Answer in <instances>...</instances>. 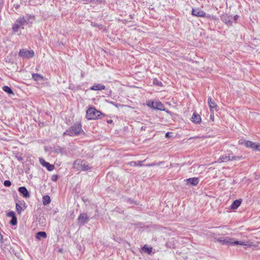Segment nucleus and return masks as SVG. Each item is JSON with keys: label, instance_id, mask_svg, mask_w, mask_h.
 Instances as JSON below:
<instances>
[{"label": "nucleus", "instance_id": "nucleus-25", "mask_svg": "<svg viewBox=\"0 0 260 260\" xmlns=\"http://www.w3.org/2000/svg\"><path fill=\"white\" fill-rule=\"evenodd\" d=\"M152 247H149L147 246L146 245H145L142 248L143 251L145 252L148 253V254H150L152 252Z\"/></svg>", "mask_w": 260, "mask_h": 260}, {"label": "nucleus", "instance_id": "nucleus-38", "mask_svg": "<svg viewBox=\"0 0 260 260\" xmlns=\"http://www.w3.org/2000/svg\"><path fill=\"white\" fill-rule=\"evenodd\" d=\"M242 157V155L234 156V157H233L232 159H234V160H240L241 159Z\"/></svg>", "mask_w": 260, "mask_h": 260}, {"label": "nucleus", "instance_id": "nucleus-22", "mask_svg": "<svg viewBox=\"0 0 260 260\" xmlns=\"http://www.w3.org/2000/svg\"><path fill=\"white\" fill-rule=\"evenodd\" d=\"M143 161H131L128 162L127 164L131 166H139L141 167L143 166Z\"/></svg>", "mask_w": 260, "mask_h": 260}, {"label": "nucleus", "instance_id": "nucleus-41", "mask_svg": "<svg viewBox=\"0 0 260 260\" xmlns=\"http://www.w3.org/2000/svg\"><path fill=\"white\" fill-rule=\"evenodd\" d=\"M170 133H169V132H167V133L166 134V135H165V137H166V138H170Z\"/></svg>", "mask_w": 260, "mask_h": 260}, {"label": "nucleus", "instance_id": "nucleus-11", "mask_svg": "<svg viewBox=\"0 0 260 260\" xmlns=\"http://www.w3.org/2000/svg\"><path fill=\"white\" fill-rule=\"evenodd\" d=\"M192 15L198 17H205L206 13L199 9H192Z\"/></svg>", "mask_w": 260, "mask_h": 260}, {"label": "nucleus", "instance_id": "nucleus-10", "mask_svg": "<svg viewBox=\"0 0 260 260\" xmlns=\"http://www.w3.org/2000/svg\"><path fill=\"white\" fill-rule=\"evenodd\" d=\"M40 161L41 164L43 166L45 167L48 171H51L54 170V166L50 164L48 162L46 161L43 158H40Z\"/></svg>", "mask_w": 260, "mask_h": 260}, {"label": "nucleus", "instance_id": "nucleus-12", "mask_svg": "<svg viewBox=\"0 0 260 260\" xmlns=\"http://www.w3.org/2000/svg\"><path fill=\"white\" fill-rule=\"evenodd\" d=\"M187 184L192 185L193 186L197 185L199 182V179L197 177H193L187 179L186 180Z\"/></svg>", "mask_w": 260, "mask_h": 260}, {"label": "nucleus", "instance_id": "nucleus-13", "mask_svg": "<svg viewBox=\"0 0 260 260\" xmlns=\"http://www.w3.org/2000/svg\"><path fill=\"white\" fill-rule=\"evenodd\" d=\"M105 89V86L102 84H94L90 88V89L92 90H102Z\"/></svg>", "mask_w": 260, "mask_h": 260}, {"label": "nucleus", "instance_id": "nucleus-17", "mask_svg": "<svg viewBox=\"0 0 260 260\" xmlns=\"http://www.w3.org/2000/svg\"><path fill=\"white\" fill-rule=\"evenodd\" d=\"M154 109L164 110V106L160 102H156L155 103Z\"/></svg>", "mask_w": 260, "mask_h": 260}, {"label": "nucleus", "instance_id": "nucleus-32", "mask_svg": "<svg viewBox=\"0 0 260 260\" xmlns=\"http://www.w3.org/2000/svg\"><path fill=\"white\" fill-rule=\"evenodd\" d=\"M4 185L6 187H10L11 185V182L8 180H5Z\"/></svg>", "mask_w": 260, "mask_h": 260}, {"label": "nucleus", "instance_id": "nucleus-21", "mask_svg": "<svg viewBox=\"0 0 260 260\" xmlns=\"http://www.w3.org/2000/svg\"><path fill=\"white\" fill-rule=\"evenodd\" d=\"M245 145L247 148H252L254 150L256 144L250 141H246L245 142Z\"/></svg>", "mask_w": 260, "mask_h": 260}, {"label": "nucleus", "instance_id": "nucleus-40", "mask_svg": "<svg viewBox=\"0 0 260 260\" xmlns=\"http://www.w3.org/2000/svg\"><path fill=\"white\" fill-rule=\"evenodd\" d=\"M239 16L238 15H235L233 17H232V19H233L235 21H236L238 18Z\"/></svg>", "mask_w": 260, "mask_h": 260}, {"label": "nucleus", "instance_id": "nucleus-26", "mask_svg": "<svg viewBox=\"0 0 260 260\" xmlns=\"http://www.w3.org/2000/svg\"><path fill=\"white\" fill-rule=\"evenodd\" d=\"M54 152L56 153H60L62 154L64 152V148L58 146L54 149Z\"/></svg>", "mask_w": 260, "mask_h": 260}, {"label": "nucleus", "instance_id": "nucleus-34", "mask_svg": "<svg viewBox=\"0 0 260 260\" xmlns=\"http://www.w3.org/2000/svg\"><path fill=\"white\" fill-rule=\"evenodd\" d=\"M164 162L163 161H160L159 163L158 164H156V163H152V164H148L147 166H150V167H151V166H159L160 164L164 163Z\"/></svg>", "mask_w": 260, "mask_h": 260}, {"label": "nucleus", "instance_id": "nucleus-18", "mask_svg": "<svg viewBox=\"0 0 260 260\" xmlns=\"http://www.w3.org/2000/svg\"><path fill=\"white\" fill-rule=\"evenodd\" d=\"M208 103L209 105V106L210 107V110L212 111V109L217 106V105L216 103L212 101V99L211 97H209L208 99Z\"/></svg>", "mask_w": 260, "mask_h": 260}, {"label": "nucleus", "instance_id": "nucleus-30", "mask_svg": "<svg viewBox=\"0 0 260 260\" xmlns=\"http://www.w3.org/2000/svg\"><path fill=\"white\" fill-rule=\"evenodd\" d=\"M153 84L154 85H158V86H162V83L160 81H159L157 79H153Z\"/></svg>", "mask_w": 260, "mask_h": 260}, {"label": "nucleus", "instance_id": "nucleus-46", "mask_svg": "<svg viewBox=\"0 0 260 260\" xmlns=\"http://www.w3.org/2000/svg\"><path fill=\"white\" fill-rule=\"evenodd\" d=\"M34 17H35L34 15H32V16L29 15V18H34Z\"/></svg>", "mask_w": 260, "mask_h": 260}, {"label": "nucleus", "instance_id": "nucleus-39", "mask_svg": "<svg viewBox=\"0 0 260 260\" xmlns=\"http://www.w3.org/2000/svg\"><path fill=\"white\" fill-rule=\"evenodd\" d=\"M254 150L260 151V144H256Z\"/></svg>", "mask_w": 260, "mask_h": 260}, {"label": "nucleus", "instance_id": "nucleus-37", "mask_svg": "<svg viewBox=\"0 0 260 260\" xmlns=\"http://www.w3.org/2000/svg\"><path fill=\"white\" fill-rule=\"evenodd\" d=\"M58 179V176L56 175H54L52 177V181H56Z\"/></svg>", "mask_w": 260, "mask_h": 260}, {"label": "nucleus", "instance_id": "nucleus-28", "mask_svg": "<svg viewBox=\"0 0 260 260\" xmlns=\"http://www.w3.org/2000/svg\"><path fill=\"white\" fill-rule=\"evenodd\" d=\"M221 162H225L226 161H228V155H221L219 159Z\"/></svg>", "mask_w": 260, "mask_h": 260}, {"label": "nucleus", "instance_id": "nucleus-4", "mask_svg": "<svg viewBox=\"0 0 260 260\" xmlns=\"http://www.w3.org/2000/svg\"><path fill=\"white\" fill-rule=\"evenodd\" d=\"M74 168H77L78 170L81 168L82 171H87L91 169V167L85 161L81 159H76L73 163Z\"/></svg>", "mask_w": 260, "mask_h": 260}, {"label": "nucleus", "instance_id": "nucleus-8", "mask_svg": "<svg viewBox=\"0 0 260 260\" xmlns=\"http://www.w3.org/2000/svg\"><path fill=\"white\" fill-rule=\"evenodd\" d=\"M18 191L25 198H29L30 197V193L25 186H21L18 188Z\"/></svg>", "mask_w": 260, "mask_h": 260}, {"label": "nucleus", "instance_id": "nucleus-20", "mask_svg": "<svg viewBox=\"0 0 260 260\" xmlns=\"http://www.w3.org/2000/svg\"><path fill=\"white\" fill-rule=\"evenodd\" d=\"M32 78L35 81H40V80H43L44 79V77L41 75L36 73V74H32Z\"/></svg>", "mask_w": 260, "mask_h": 260}, {"label": "nucleus", "instance_id": "nucleus-3", "mask_svg": "<svg viewBox=\"0 0 260 260\" xmlns=\"http://www.w3.org/2000/svg\"><path fill=\"white\" fill-rule=\"evenodd\" d=\"M28 21L24 17H19L12 25V30L14 33L18 32L19 28L23 26L25 23H27Z\"/></svg>", "mask_w": 260, "mask_h": 260}, {"label": "nucleus", "instance_id": "nucleus-7", "mask_svg": "<svg viewBox=\"0 0 260 260\" xmlns=\"http://www.w3.org/2000/svg\"><path fill=\"white\" fill-rule=\"evenodd\" d=\"M221 21L226 24L228 26H231L232 24V16L228 14H223L221 16Z\"/></svg>", "mask_w": 260, "mask_h": 260}, {"label": "nucleus", "instance_id": "nucleus-16", "mask_svg": "<svg viewBox=\"0 0 260 260\" xmlns=\"http://www.w3.org/2000/svg\"><path fill=\"white\" fill-rule=\"evenodd\" d=\"M47 237V234L43 231H40L37 233L36 235V239L40 240L41 238H46Z\"/></svg>", "mask_w": 260, "mask_h": 260}, {"label": "nucleus", "instance_id": "nucleus-45", "mask_svg": "<svg viewBox=\"0 0 260 260\" xmlns=\"http://www.w3.org/2000/svg\"><path fill=\"white\" fill-rule=\"evenodd\" d=\"M92 25L94 26H97L98 25L96 24H93V23H92Z\"/></svg>", "mask_w": 260, "mask_h": 260}, {"label": "nucleus", "instance_id": "nucleus-48", "mask_svg": "<svg viewBox=\"0 0 260 260\" xmlns=\"http://www.w3.org/2000/svg\"><path fill=\"white\" fill-rule=\"evenodd\" d=\"M19 7V5H17L15 7L16 8H18Z\"/></svg>", "mask_w": 260, "mask_h": 260}, {"label": "nucleus", "instance_id": "nucleus-6", "mask_svg": "<svg viewBox=\"0 0 260 260\" xmlns=\"http://www.w3.org/2000/svg\"><path fill=\"white\" fill-rule=\"evenodd\" d=\"M78 224L82 226L87 223L89 221V217L86 213H81L78 218Z\"/></svg>", "mask_w": 260, "mask_h": 260}, {"label": "nucleus", "instance_id": "nucleus-42", "mask_svg": "<svg viewBox=\"0 0 260 260\" xmlns=\"http://www.w3.org/2000/svg\"><path fill=\"white\" fill-rule=\"evenodd\" d=\"M127 202H129L130 204H132V203L133 202V201L131 199H128L127 200Z\"/></svg>", "mask_w": 260, "mask_h": 260}, {"label": "nucleus", "instance_id": "nucleus-23", "mask_svg": "<svg viewBox=\"0 0 260 260\" xmlns=\"http://www.w3.org/2000/svg\"><path fill=\"white\" fill-rule=\"evenodd\" d=\"M42 202L44 205L49 204L51 202L50 197L48 195L43 196Z\"/></svg>", "mask_w": 260, "mask_h": 260}, {"label": "nucleus", "instance_id": "nucleus-43", "mask_svg": "<svg viewBox=\"0 0 260 260\" xmlns=\"http://www.w3.org/2000/svg\"><path fill=\"white\" fill-rule=\"evenodd\" d=\"M17 159H18L19 160H20V161H21V160H23V158H22V157H17Z\"/></svg>", "mask_w": 260, "mask_h": 260}, {"label": "nucleus", "instance_id": "nucleus-36", "mask_svg": "<svg viewBox=\"0 0 260 260\" xmlns=\"http://www.w3.org/2000/svg\"><path fill=\"white\" fill-rule=\"evenodd\" d=\"M228 161H231L234 160V159H232L233 157H234V156L233 155V154H230L229 155H228Z\"/></svg>", "mask_w": 260, "mask_h": 260}, {"label": "nucleus", "instance_id": "nucleus-31", "mask_svg": "<svg viewBox=\"0 0 260 260\" xmlns=\"http://www.w3.org/2000/svg\"><path fill=\"white\" fill-rule=\"evenodd\" d=\"M7 215L8 216V217H11L12 218H13L14 217H16L15 216V213L14 211H9L7 213Z\"/></svg>", "mask_w": 260, "mask_h": 260}, {"label": "nucleus", "instance_id": "nucleus-24", "mask_svg": "<svg viewBox=\"0 0 260 260\" xmlns=\"http://www.w3.org/2000/svg\"><path fill=\"white\" fill-rule=\"evenodd\" d=\"M247 245V242H244V241H234L233 239H232V242L231 245Z\"/></svg>", "mask_w": 260, "mask_h": 260}, {"label": "nucleus", "instance_id": "nucleus-35", "mask_svg": "<svg viewBox=\"0 0 260 260\" xmlns=\"http://www.w3.org/2000/svg\"><path fill=\"white\" fill-rule=\"evenodd\" d=\"M20 205L23 206V207L24 208L23 209H26L27 207V205L24 201L20 202Z\"/></svg>", "mask_w": 260, "mask_h": 260}, {"label": "nucleus", "instance_id": "nucleus-27", "mask_svg": "<svg viewBox=\"0 0 260 260\" xmlns=\"http://www.w3.org/2000/svg\"><path fill=\"white\" fill-rule=\"evenodd\" d=\"M16 210H17L18 214H20L21 213V211L23 209H22V207L20 205V204H18V203L16 204Z\"/></svg>", "mask_w": 260, "mask_h": 260}, {"label": "nucleus", "instance_id": "nucleus-19", "mask_svg": "<svg viewBox=\"0 0 260 260\" xmlns=\"http://www.w3.org/2000/svg\"><path fill=\"white\" fill-rule=\"evenodd\" d=\"M3 90L8 93L9 95H14V93L11 87L8 86H4L3 87Z\"/></svg>", "mask_w": 260, "mask_h": 260}, {"label": "nucleus", "instance_id": "nucleus-44", "mask_svg": "<svg viewBox=\"0 0 260 260\" xmlns=\"http://www.w3.org/2000/svg\"><path fill=\"white\" fill-rule=\"evenodd\" d=\"M107 122H108V123H111V122H112V120H108L107 121Z\"/></svg>", "mask_w": 260, "mask_h": 260}, {"label": "nucleus", "instance_id": "nucleus-1", "mask_svg": "<svg viewBox=\"0 0 260 260\" xmlns=\"http://www.w3.org/2000/svg\"><path fill=\"white\" fill-rule=\"evenodd\" d=\"M82 132H83L82 125L80 123L72 125L70 128L67 129L66 132L63 133V136L68 135L72 137L78 136Z\"/></svg>", "mask_w": 260, "mask_h": 260}, {"label": "nucleus", "instance_id": "nucleus-14", "mask_svg": "<svg viewBox=\"0 0 260 260\" xmlns=\"http://www.w3.org/2000/svg\"><path fill=\"white\" fill-rule=\"evenodd\" d=\"M191 119V121L194 123L199 124L201 122V117L200 115L196 112L193 113Z\"/></svg>", "mask_w": 260, "mask_h": 260}, {"label": "nucleus", "instance_id": "nucleus-29", "mask_svg": "<svg viewBox=\"0 0 260 260\" xmlns=\"http://www.w3.org/2000/svg\"><path fill=\"white\" fill-rule=\"evenodd\" d=\"M10 223L12 225H16L17 223V219L16 217L12 218L11 220L10 221Z\"/></svg>", "mask_w": 260, "mask_h": 260}, {"label": "nucleus", "instance_id": "nucleus-2", "mask_svg": "<svg viewBox=\"0 0 260 260\" xmlns=\"http://www.w3.org/2000/svg\"><path fill=\"white\" fill-rule=\"evenodd\" d=\"M102 115L104 114L93 107H90L86 111V117L88 120L100 119Z\"/></svg>", "mask_w": 260, "mask_h": 260}, {"label": "nucleus", "instance_id": "nucleus-5", "mask_svg": "<svg viewBox=\"0 0 260 260\" xmlns=\"http://www.w3.org/2000/svg\"><path fill=\"white\" fill-rule=\"evenodd\" d=\"M18 54L21 57L30 58L34 56L35 53L32 50H27L26 49H21L20 50Z\"/></svg>", "mask_w": 260, "mask_h": 260}, {"label": "nucleus", "instance_id": "nucleus-15", "mask_svg": "<svg viewBox=\"0 0 260 260\" xmlns=\"http://www.w3.org/2000/svg\"><path fill=\"white\" fill-rule=\"evenodd\" d=\"M242 200L241 199L236 200L234 201L232 205L230 206L231 209H237L241 205Z\"/></svg>", "mask_w": 260, "mask_h": 260}, {"label": "nucleus", "instance_id": "nucleus-9", "mask_svg": "<svg viewBox=\"0 0 260 260\" xmlns=\"http://www.w3.org/2000/svg\"><path fill=\"white\" fill-rule=\"evenodd\" d=\"M217 241L218 242L222 243V244H226L229 245H232V239L228 237H221L218 238Z\"/></svg>", "mask_w": 260, "mask_h": 260}, {"label": "nucleus", "instance_id": "nucleus-47", "mask_svg": "<svg viewBox=\"0 0 260 260\" xmlns=\"http://www.w3.org/2000/svg\"><path fill=\"white\" fill-rule=\"evenodd\" d=\"M141 129H144V130H145V127H144V126H142V127H141Z\"/></svg>", "mask_w": 260, "mask_h": 260}, {"label": "nucleus", "instance_id": "nucleus-33", "mask_svg": "<svg viewBox=\"0 0 260 260\" xmlns=\"http://www.w3.org/2000/svg\"><path fill=\"white\" fill-rule=\"evenodd\" d=\"M147 106L150 108L154 109L155 106V103L152 101L148 102L147 103Z\"/></svg>", "mask_w": 260, "mask_h": 260}]
</instances>
